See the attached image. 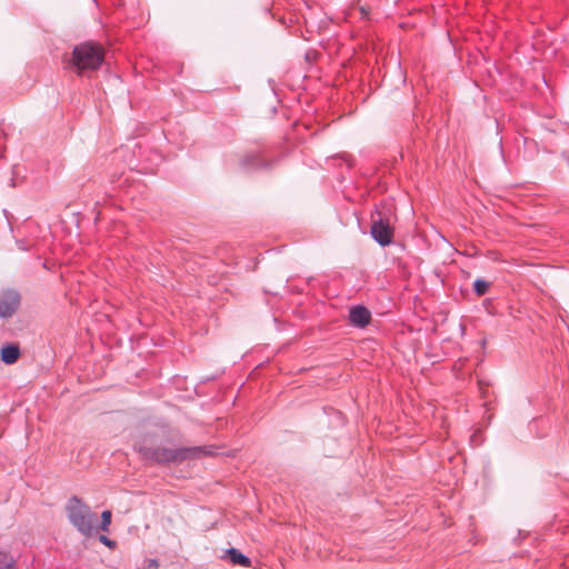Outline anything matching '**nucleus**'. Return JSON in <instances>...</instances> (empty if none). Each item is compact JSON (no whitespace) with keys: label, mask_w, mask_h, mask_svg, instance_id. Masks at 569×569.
Segmentation results:
<instances>
[{"label":"nucleus","mask_w":569,"mask_h":569,"mask_svg":"<svg viewBox=\"0 0 569 569\" xmlns=\"http://www.w3.org/2000/svg\"><path fill=\"white\" fill-rule=\"evenodd\" d=\"M99 541H100L101 543H103L104 546H107V547L111 548V549H113V548L116 547V545H117L114 540L109 539V538H108L107 536H104V535H100V536H99Z\"/></svg>","instance_id":"12"},{"label":"nucleus","mask_w":569,"mask_h":569,"mask_svg":"<svg viewBox=\"0 0 569 569\" xmlns=\"http://www.w3.org/2000/svg\"><path fill=\"white\" fill-rule=\"evenodd\" d=\"M359 12H360V18L363 19V20H367L369 19V16H370V7H366V6H360L358 8Z\"/></svg>","instance_id":"13"},{"label":"nucleus","mask_w":569,"mask_h":569,"mask_svg":"<svg viewBox=\"0 0 569 569\" xmlns=\"http://www.w3.org/2000/svg\"><path fill=\"white\" fill-rule=\"evenodd\" d=\"M490 283L483 279H476L473 281V291L478 297L485 296L489 290Z\"/></svg>","instance_id":"9"},{"label":"nucleus","mask_w":569,"mask_h":569,"mask_svg":"<svg viewBox=\"0 0 569 569\" xmlns=\"http://www.w3.org/2000/svg\"><path fill=\"white\" fill-rule=\"evenodd\" d=\"M370 234L381 247H387L392 242L393 228L387 220L379 217V219L372 220Z\"/></svg>","instance_id":"4"},{"label":"nucleus","mask_w":569,"mask_h":569,"mask_svg":"<svg viewBox=\"0 0 569 569\" xmlns=\"http://www.w3.org/2000/svg\"><path fill=\"white\" fill-rule=\"evenodd\" d=\"M398 76V80L402 83L406 82V77H405V73H396Z\"/></svg>","instance_id":"17"},{"label":"nucleus","mask_w":569,"mask_h":569,"mask_svg":"<svg viewBox=\"0 0 569 569\" xmlns=\"http://www.w3.org/2000/svg\"><path fill=\"white\" fill-rule=\"evenodd\" d=\"M21 297L13 289L3 290L0 293V317L3 319L12 317L19 309Z\"/></svg>","instance_id":"5"},{"label":"nucleus","mask_w":569,"mask_h":569,"mask_svg":"<svg viewBox=\"0 0 569 569\" xmlns=\"http://www.w3.org/2000/svg\"><path fill=\"white\" fill-rule=\"evenodd\" d=\"M318 56H319V53L317 51L310 50V51L306 52L305 58L307 61H313L318 58Z\"/></svg>","instance_id":"14"},{"label":"nucleus","mask_w":569,"mask_h":569,"mask_svg":"<svg viewBox=\"0 0 569 569\" xmlns=\"http://www.w3.org/2000/svg\"><path fill=\"white\" fill-rule=\"evenodd\" d=\"M228 555H229V558L230 560L234 563V565H239V566H242V567H250L251 566V560L249 557H247L246 555L241 553L239 550H237L236 548H230L227 550Z\"/></svg>","instance_id":"8"},{"label":"nucleus","mask_w":569,"mask_h":569,"mask_svg":"<svg viewBox=\"0 0 569 569\" xmlns=\"http://www.w3.org/2000/svg\"><path fill=\"white\" fill-rule=\"evenodd\" d=\"M134 450L141 459L148 463L170 465L181 463L187 460H193L208 455L206 447H181L166 448L158 445L154 437L144 436L134 443Z\"/></svg>","instance_id":"1"},{"label":"nucleus","mask_w":569,"mask_h":569,"mask_svg":"<svg viewBox=\"0 0 569 569\" xmlns=\"http://www.w3.org/2000/svg\"><path fill=\"white\" fill-rule=\"evenodd\" d=\"M260 163H261V161H260V159L257 156L248 157V158H246L242 161V166L244 168H247V167H259Z\"/></svg>","instance_id":"11"},{"label":"nucleus","mask_w":569,"mask_h":569,"mask_svg":"<svg viewBox=\"0 0 569 569\" xmlns=\"http://www.w3.org/2000/svg\"><path fill=\"white\" fill-rule=\"evenodd\" d=\"M106 48L98 41H83L74 46L72 50V60L78 71H97L106 62Z\"/></svg>","instance_id":"3"},{"label":"nucleus","mask_w":569,"mask_h":569,"mask_svg":"<svg viewBox=\"0 0 569 569\" xmlns=\"http://www.w3.org/2000/svg\"><path fill=\"white\" fill-rule=\"evenodd\" d=\"M111 518H112L111 511L104 510L101 513V523H100V526H98V530L109 531V526L111 525Z\"/></svg>","instance_id":"10"},{"label":"nucleus","mask_w":569,"mask_h":569,"mask_svg":"<svg viewBox=\"0 0 569 569\" xmlns=\"http://www.w3.org/2000/svg\"><path fill=\"white\" fill-rule=\"evenodd\" d=\"M0 569H17L12 562L0 561Z\"/></svg>","instance_id":"16"},{"label":"nucleus","mask_w":569,"mask_h":569,"mask_svg":"<svg viewBox=\"0 0 569 569\" xmlns=\"http://www.w3.org/2000/svg\"><path fill=\"white\" fill-rule=\"evenodd\" d=\"M1 361L6 365H12L17 362L20 357V349L17 345H7L1 348L0 351Z\"/></svg>","instance_id":"7"},{"label":"nucleus","mask_w":569,"mask_h":569,"mask_svg":"<svg viewBox=\"0 0 569 569\" xmlns=\"http://www.w3.org/2000/svg\"><path fill=\"white\" fill-rule=\"evenodd\" d=\"M371 320V313L365 306H353L349 310V321L352 326L365 328Z\"/></svg>","instance_id":"6"},{"label":"nucleus","mask_w":569,"mask_h":569,"mask_svg":"<svg viewBox=\"0 0 569 569\" xmlns=\"http://www.w3.org/2000/svg\"><path fill=\"white\" fill-rule=\"evenodd\" d=\"M147 567L150 568H159V561L157 559H148Z\"/></svg>","instance_id":"15"},{"label":"nucleus","mask_w":569,"mask_h":569,"mask_svg":"<svg viewBox=\"0 0 569 569\" xmlns=\"http://www.w3.org/2000/svg\"><path fill=\"white\" fill-rule=\"evenodd\" d=\"M69 522L86 538L98 532V517L91 508L77 496H72L66 506Z\"/></svg>","instance_id":"2"}]
</instances>
